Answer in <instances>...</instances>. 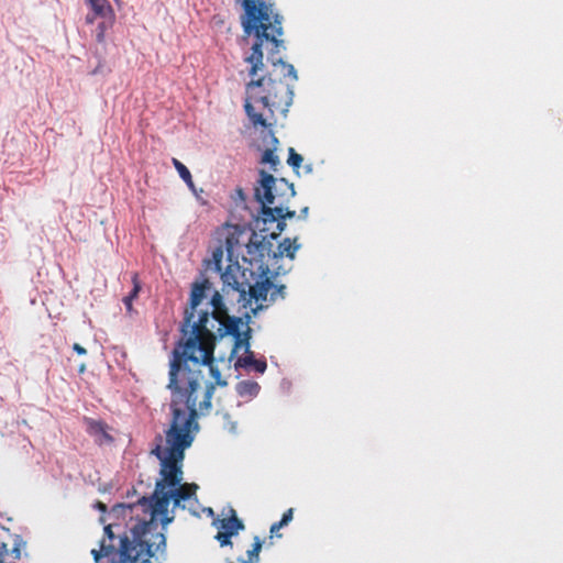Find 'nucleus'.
Masks as SVG:
<instances>
[{
    "label": "nucleus",
    "instance_id": "6ab92c4d",
    "mask_svg": "<svg viewBox=\"0 0 563 563\" xmlns=\"http://www.w3.org/2000/svg\"><path fill=\"white\" fill-rule=\"evenodd\" d=\"M232 199L234 200V202H235L236 205H239V203H240V205H244V203H245V201H246V196H245V194H244V191H243V189H242L241 187H238V188L234 190V192H233V195H232Z\"/></svg>",
    "mask_w": 563,
    "mask_h": 563
},
{
    "label": "nucleus",
    "instance_id": "5701e85b",
    "mask_svg": "<svg viewBox=\"0 0 563 563\" xmlns=\"http://www.w3.org/2000/svg\"><path fill=\"white\" fill-rule=\"evenodd\" d=\"M97 18L98 16L93 12L91 14H87L86 15V23L87 24H92V23H95Z\"/></svg>",
    "mask_w": 563,
    "mask_h": 563
},
{
    "label": "nucleus",
    "instance_id": "a878e982",
    "mask_svg": "<svg viewBox=\"0 0 563 563\" xmlns=\"http://www.w3.org/2000/svg\"><path fill=\"white\" fill-rule=\"evenodd\" d=\"M85 368H86V366H85V364H82V365L80 366V368H79V372H80V373H82V372L85 371Z\"/></svg>",
    "mask_w": 563,
    "mask_h": 563
},
{
    "label": "nucleus",
    "instance_id": "f03ea898",
    "mask_svg": "<svg viewBox=\"0 0 563 563\" xmlns=\"http://www.w3.org/2000/svg\"><path fill=\"white\" fill-rule=\"evenodd\" d=\"M244 13L241 25L244 36L254 37L251 54L244 109L254 126L267 128L268 118L285 114L292 102L291 82L297 80L292 65L275 57L284 46L283 16L273 0H241Z\"/></svg>",
    "mask_w": 563,
    "mask_h": 563
},
{
    "label": "nucleus",
    "instance_id": "1a4fd4ad",
    "mask_svg": "<svg viewBox=\"0 0 563 563\" xmlns=\"http://www.w3.org/2000/svg\"><path fill=\"white\" fill-rule=\"evenodd\" d=\"M87 432L95 438V442L99 445L111 442L113 439L107 431V424L103 421L85 418Z\"/></svg>",
    "mask_w": 563,
    "mask_h": 563
},
{
    "label": "nucleus",
    "instance_id": "4be33fe9",
    "mask_svg": "<svg viewBox=\"0 0 563 563\" xmlns=\"http://www.w3.org/2000/svg\"><path fill=\"white\" fill-rule=\"evenodd\" d=\"M73 350H74L77 354H79V355H86V354H87V350H86L84 346H81L80 344H78V343H75V344L73 345Z\"/></svg>",
    "mask_w": 563,
    "mask_h": 563
},
{
    "label": "nucleus",
    "instance_id": "f8f14e48",
    "mask_svg": "<svg viewBox=\"0 0 563 563\" xmlns=\"http://www.w3.org/2000/svg\"><path fill=\"white\" fill-rule=\"evenodd\" d=\"M262 547L263 540L258 536H255L253 538L251 549L246 550L245 555L236 558L238 563H258Z\"/></svg>",
    "mask_w": 563,
    "mask_h": 563
},
{
    "label": "nucleus",
    "instance_id": "7ed1b4c3",
    "mask_svg": "<svg viewBox=\"0 0 563 563\" xmlns=\"http://www.w3.org/2000/svg\"><path fill=\"white\" fill-rule=\"evenodd\" d=\"M268 268L255 271L253 263L243 260V265H227L221 274L222 291L236 295L242 307L256 305L254 311L268 307L278 298H284L285 286L275 285L267 276Z\"/></svg>",
    "mask_w": 563,
    "mask_h": 563
},
{
    "label": "nucleus",
    "instance_id": "b1692460",
    "mask_svg": "<svg viewBox=\"0 0 563 563\" xmlns=\"http://www.w3.org/2000/svg\"><path fill=\"white\" fill-rule=\"evenodd\" d=\"M96 38L99 43L103 42L104 40V32L103 31H98L97 34H96Z\"/></svg>",
    "mask_w": 563,
    "mask_h": 563
},
{
    "label": "nucleus",
    "instance_id": "6e6552de",
    "mask_svg": "<svg viewBox=\"0 0 563 563\" xmlns=\"http://www.w3.org/2000/svg\"><path fill=\"white\" fill-rule=\"evenodd\" d=\"M244 246L246 249V254L250 255V258H247L245 255H242V262H240V264H243V260H246L247 262L252 261L253 268L255 271L265 269L267 267L263 263L265 245L262 241L257 240V234L254 231L250 232Z\"/></svg>",
    "mask_w": 563,
    "mask_h": 563
},
{
    "label": "nucleus",
    "instance_id": "39448f33",
    "mask_svg": "<svg viewBox=\"0 0 563 563\" xmlns=\"http://www.w3.org/2000/svg\"><path fill=\"white\" fill-rule=\"evenodd\" d=\"M250 229L242 224L224 223L217 230V240L219 244L212 250L211 257L206 260V266L208 269H213L220 275L224 271L222 268V261L224 250L227 252L228 265L240 264L239 256L242 247L245 245L247 236L250 235Z\"/></svg>",
    "mask_w": 563,
    "mask_h": 563
},
{
    "label": "nucleus",
    "instance_id": "9d476101",
    "mask_svg": "<svg viewBox=\"0 0 563 563\" xmlns=\"http://www.w3.org/2000/svg\"><path fill=\"white\" fill-rule=\"evenodd\" d=\"M90 5L92 12L106 21L112 24L114 21V11L108 0H86Z\"/></svg>",
    "mask_w": 563,
    "mask_h": 563
},
{
    "label": "nucleus",
    "instance_id": "f3484780",
    "mask_svg": "<svg viewBox=\"0 0 563 563\" xmlns=\"http://www.w3.org/2000/svg\"><path fill=\"white\" fill-rule=\"evenodd\" d=\"M262 163L269 164L273 172H277V166L280 164L278 156L273 150H265L262 155Z\"/></svg>",
    "mask_w": 563,
    "mask_h": 563
},
{
    "label": "nucleus",
    "instance_id": "ddd939ff",
    "mask_svg": "<svg viewBox=\"0 0 563 563\" xmlns=\"http://www.w3.org/2000/svg\"><path fill=\"white\" fill-rule=\"evenodd\" d=\"M132 284H133V288L132 290L130 291V294L128 296H125L123 298V303L128 310V312H131L133 310V300L136 299L139 297V294L142 289V283L139 278V274L137 273H133L132 274Z\"/></svg>",
    "mask_w": 563,
    "mask_h": 563
},
{
    "label": "nucleus",
    "instance_id": "9b49d317",
    "mask_svg": "<svg viewBox=\"0 0 563 563\" xmlns=\"http://www.w3.org/2000/svg\"><path fill=\"white\" fill-rule=\"evenodd\" d=\"M244 352L246 353V355L239 357L236 360L235 367H243V368L252 367L255 372L263 374L267 368L266 361L254 358L253 352L250 349Z\"/></svg>",
    "mask_w": 563,
    "mask_h": 563
},
{
    "label": "nucleus",
    "instance_id": "423d86ee",
    "mask_svg": "<svg viewBox=\"0 0 563 563\" xmlns=\"http://www.w3.org/2000/svg\"><path fill=\"white\" fill-rule=\"evenodd\" d=\"M212 305V313L211 318L208 316V330L216 338L213 330L222 338L227 334L234 336V347L233 353H236L239 350L243 349L244 351L249 350V336H241L240 332V322L241 320L235 317H230L228 313V309L223 302V297L219 291H214L211 298ZM205 313L209 314L207 311ZM203 314L201 312L199 317Z\"/></svg>",
    "mask_w": 563,
    "mask_h": 563
},
{
    "label": "nucleus",
    "instance_id": "20e7f679",
    "mask_svg": "<svg viewBox=\"0 0 563 563\" xmlns=\"http://www.w3.org/2000/svg\"><path fill=\"white\" fill-rule=\"evenodd\" d=\"M260 177L254 190L255 198L261 203V220L264 223L277 222V228L282 231L285 227L282 220L295 216V211L288 209V202L295 196L294 185L264 169L260 170Z\"/></svg>",
    "mask_w": 563,
    "mask_h": 563
},
{
    "label": "nucleus",
    "instance_id": "412c9836",
    "mask_svg": "<svg viewBox=\"0 0 563 563\" xmlns=\"http://www.w3.org/2000/svg\"><path fill=\"white\" fill-rule=\"evenodd\" d=\"M292 520V509L289 508L287 511L284 512L282 519L279 520L282 525L286 526Z\"/></svg>",
    "mask_w": 563,
    "mask_h": 563
},
{
    "label": "nucleus",
    "instance_id": "f257e3e1",
    "mask_svg": "<svg viewBox=\"0 0 563 563\" xmlns=\"http://www.w3.org/2000/svg\"><path fill=\"white\" fill-rule=\"evenodd\" d=\"M211 283L203 279L194 283L189 307L186 308L180 325L183 339L174 347L169 360L167 389L170 391V421L158 434L152 454L159 460V479L150 497H142L129 506L131 519L122 534L117 536L112 525L104 527L100 548L92 549L95 563L107 559L108 563H162L157 554L166 550L165 529L174 520L168 516V507H187L197 501L198 485L181 483L185 451L191 446L199 431L198 411L207 413L211 408L214 390L212 383H206L203 399L197 406V393L205 377L202 368L208 365L219 385L220 372L213 367L214 336L208 330V314H201L194 321L197 307L206 297Z\"/></svg>",
    "mask_w": 563,
    "mask_h": 563
},
{
    "label": "nucleus",
    "instance_id": "0eeeda50",
    "mask_svg": "<svg viewBox=\"0 0 563 563\" xmlns=\"http://www.w3.org/2000/svg\"><path fill=\"white\" fill-rule=\"evenodd\" d=\"M212 525L218 529L214 539L221 548L232 547V538L245 529L244 522L238 518L236 511L232 507H228L227 510L223 509L222 518H214Z\"/></svg>",
    "mask_w": 563,
    "mask_h": 563
},
{
    "label": "nucleus",
    "instance_id": "2eb2a0df",
    "mask_svg": "<svg viewBox=\"0 0 563 563\" xmlns=\"http://www.w3.org/2000/svg\"><path fill=\"white\" fill-rule=\"evenodd\" d=\"M173 165L178 172L180 178L186 183V185L191 189L195 190V184L192 181L191 174L189 169L177 158H173Z\"/></svg>",
    "mask_w": 563,
    "mask_h": 563
},
{
    "label": "nucleus",
    "instance_id": "dca6fc26",
    "mask_svg": "<svg viewBox=\"0 0 563 563\" xmlns=\"http://www.w3.org/2000/svg\"><path fill=\"white\" fill-rule=\"evenodd\" d=\"M298 247L299 245H297L295 241L291 242L290 239H285L279 243L278 251L280 255H286L289 258H294Z\"/></svg>",
    "mask_w": 563,
    "mask_h": 563
},
{
    "label": "nucleus",
    "instance_id": "4468645a",
    "mask_svg": "<svg viewBox=\"0 0 563 563\" xmlns=\"http://www.w3.org/2000/svg\"><path fill=\"white\" fill-rule=\"evenodd\" d=\"M260 385L256 383V382H253V380H243V382H240L238 385H236V390H238V394L241 396V397H253V396H256L260 391Z\"/></svg>",
    "mask_w": 563,
    "mask_h": 563
},
{
    "label": "nucleus",
    "instance_id": "aec40b11",
    "mask_svg": "<svg viewBox=\"0 0 563 563\" xmlns=\"http://www.w3.org/2000/svg\"><path fill=\"white\" fill-rule=\"evenodd\" d=\"M284 527V525H282L280 521L278 522H274L272 526H271V538L273 537H280V534H278V531L279 529H282Z\"/></svg>",
    "mask_w": 563,
    "mask_h": 563
},
{
    "label": "nucleus",
    "instance_id": "a211bd4d",
    "mask_svg": "<svg viewBox=\"0 0 563 563\" xmlns=\"http://www.w3.org/2000/svg\"><path fill=\"white\" fill-rule=\"evenodd\" d=\"M287 163L297 170L301 163H302V156L298 154L292 147L289 148V156Z\"/></svg>",
    "mask_w": 563,
    "mask_h": 563
},
{
    "label": "nucleus",
    "instance_id": "393cba45",
    "mask_svg": "<svg viewBox=\"0 0 563 563\" xmlns=\"http://www.w3.org/2000/svg\"><path fill=\"white\" fill-rule=\"evenodd\" d=\"M106 22H107V21L104 20L103 22H101V23L98 25V31H103V32L106 31V27H107V26H106Z\"/></svg>",
    "mask_w": 563,
    "mask_h": 563
}]
</instances>
